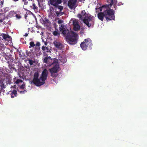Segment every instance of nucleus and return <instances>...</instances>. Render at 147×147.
Listing matches in <instances>:
<instances>
[{
	"mask_svg": "<svg viewBox=\"0 0 147 147\" xmlns=\"http://www.w3.org/2000/svg\"><path fill=\"white\" fill-rule=\"evenodd\" d=\"M113 0H107V1L110 3L109 4L103 5L99 8L96 7V10L99 9L100 11L102 12L98 13L97 15L98 19L101 21H103L104 18H105L107 22L115 19V11L113 9H111V7L113 4ZM115 2H117V0H114Z\"/></svg>",
	"mask_w": 147,
	"mask_h": 147,
	"instance_id": "obj_1",
	"label": "nucleus"
},
{
	"mask_svg": "<svg viewBox=\"0 0 147 147\" xmlns=\"http://www.w3.org/2000/svg\"><path fill=\"white\" fill-rule=\"evenodd\" d=\"M61 33L66 36L67 42L69 44L74 45L77 42L78 34L73 32H69L64 25L61 24L59 27Z\"/></svg>",
	"mask_w": 147,
	"mask_h": 147,
	"instance_id": "obj_2",
	"label": "nucleus"
},
{
	"mask_svg": "<svg viewBox=\"0 0 147 147\" xmlns=\"http://www.w3.org/2000/svg\"><path fill=\"white\" fill-rule=\"evenodd\" d=\"M88 15L85 10H83L80 13L77 15V16L80 20H82L88 28H92L94 25V18L92 16Z\"/></svg>",
	"mask_w": 147,
	"mask_h": 147,
	"instance_id": "obj_3",
	"label": "nucleus"
},
{
	"mask_svg": "<svg viewBox=\"0 0 147 147\" xmlns=\"http://www.w3.org/2000/svg\"><path fill=\"white\" fill-rule=\"evenodd\" d=\"M39 76V74L37 71L35 72L34 74L33 80L31 82V83L32 82L37 86H42L45 84V82L41 80L40 77L39 78H38Z\"/></svg>",
	"mask_w": 147,
	"mask_h": 147,
	"instance_id": "obj_4",
	"label": "nucleus"
},
{
	"mask_svg": "<svg viewBox=\"0 0 147 147\" xmlns=\"http://www.w3.org/2000/svg\"><path fill=\"white\" fill-rule=\"evenodd\" d=\"M92 45V41L89 38L84 39V41L81 42L80 45L81 48L83 50H86L88 47H89L90 49H91Z\"/></svg>",
	"mask_w": 147,
	"mask_h": 147,
	"instance_id": "obj_5",
	"label": "nucleus"
},
{
	"mask_svg": "<svg viewBox=\"0 0 147 147\" xmlns=\"http://www.w3.org/2000/svg\"><path fill=\"white\" fill-rule=\"evenodd\" d=\"M55 8V12L57 16L60 17L64 14V12H62L63 8V6L61 5L57 6Z\"/></svg>",
	"mask_w": 147,
	"mask_h": 147,
	"instance_id": "obj_6",
	"label": "nucleus"
},
{
	"mask_svg": "<svg viewBox=\"0 0 147 147\" xmlns=\"http://www.w3.org/2000/svg\"><path fill=\"white\" fill-rule=\"evenodd\" d=\"M48 74V71L46 69H45L42 71L40 76L41 80L45 82L47 79Z\"/></svg>",
	"mask_w": 147,
	"mask_h": 147,
	"instance_id": "obj_7",
	"label": "nucleus"
},
{
	"mask_svg": "<svg viewBox=\"0 0 147 147\" xmlns=\"http://www.w3.org/2000/svg\"><path fill=\"white\" fill-rule=\"evenodd\" d=\"M77 0H69L68 2V5L69 7L71 9L75 8L76 6H75Z\"/></svg>",
	"mask_w": 147,
	"mask_h": 147,
	"instance_id": "obj_8",
	"label": "nucleus"
},
{
	"mask_svg": "<svg viewBox=\"0 0 147 147\" xmlns=\"http://www.w3.org/2000/svg\"><path fill=\"white\" fill-rule=\"evenodd\" d=\"M59 65H56L53 67L49 69L50 72H53L54 73H57L59 71Z\"/></svg>",
	"mask_w": 147,
	"mask_h": 147,
	"instance_id": "obj_9",
	"label": "nucleus"
},
{
	"mask_svg": "<svg viewBox=\"0 0 147 147\" xmlns=\"http://www.w3.org/2000/svg\"><path fill=\"white\" fill-rule=\"evenodd\" d=\"M52 59L50 56L48 57H46L44 58L43 60V62L45 63H50L52 62Z\"/></svg>",
	"mask_w": 147,
	"mask_h": 147,
	"instance_id": "obj_10",
	"label": "nucleus"
},
{
	"mask_svg": "<svg viewBox=\"0 0 147 147\" xmlns=\"http://www.w3.org/2000/svg\"><path fill=\"white\" fill-rule=\"evenodd\" d=\"M53 44L56 48L60 49H61L62 48V45L59 42H57V41H55L53 42Z\"/></svg>",
	"mask_w": 147,
	"mask_h": 147,
	"instance_id": "obj_11",
	"label": "nucleus"
},
{
	"mask_svg": "<svg viewBox=\"0 0 147 147\" xmlns=\"http://www.w3.org/2000/svg\"><path fill=\"white\" fill-rule=\"evenodd\" d=\"M42 49L43 51L48 53H51L50 49H49L48 47L43 46L42 47Z\"/></svg>",
	"mask_w": 147,
	"mask_h": 147,
	"instance_id": "obj_12",
	"label": "nucleus"
},
{
	"mask_svg": "<svg viewBox=\"0 0 147 147\" xmlns=\"http://www.w3.org/2000/svg\"><path fill=\"white\" fill-rule=\"evenodd\" d=\"M50 3L51 4L54 6L55 7L57 6L56 0H50Z\"/></svg>",
	"mask_w": 147,
	"mask_h": 147,
	"instance_id": "obj_13",
	"label": "nucleus"
},
{
	"mask_svg": "<svg viewBox=\"0 0 147 147\" xmlns=\"http://www.w3.org/2000/svg\"><path fill=\"white\" fill-rule=\"evenodd\" d=\"M0 36H2L3 38L5 40H6L7 38H9L10 37V36L9 35L5 34H1L0 35Z\"/></svg>",
	"mask_w": 147,
	"mask_h": 147,
	"instance_id": "obj_14",
	"label": "nucleus"
},
{
	"mask_svg": "<svg viewBox=\"0 0 147 147\" xmlns=\"http://www.w3.org/2000/svg\"><path fill=\"white\" fill-rule=\"evenodd\" d=\"M80 26L79 24L74 26V30L75 31H77L80 30Z\"/></svg>",
	"mask_w": 147,
	"mask_h": 147,
	"instance_id": "obj_15",
	"label": "nucleus"
},
{
	"mask_svg": "<svg viewBox=\"0 0 147 147\" xmlns=\"http://www.w3.org/2000/svg\"><path fill=\"white\" fill-rule=\"evenodd\" d=\"M11 98H13L14 97L16 96L17 94V92L16 90H14L11 92Z\"/></svg>",
	"mask_w": 147,
	"mask_h": 147,
	"instance_id": "obj_16",
	"label": "nucleus"
},
{
	"mask_svg": "<svg viewBox=\"0 0 147 147\" xmlns=\"http://www.w3.org/2000/svg\"><path fill=\"white\" fill-rule=\"evenodd\" d=\"M73 24L74 26L77 25L78 24V21L76 19H74L73 20Z\"/></svg>",
	"mask_w": 147,
	"mask_h": 147,
	"instance_id": "obj_17",
	"label": "nucleus"
},
{
	"mask_svg": "<svg viewBox=\"0 0 147 147\" xmlns=\"http://www.w3.org/2000/svg\"><path fill=\"white\" fill-rule=\"evenodd\" d=\"M30 46L29 47V48H31L32 47H34L35 45L33 41L30 42Z\"/></svg>",
	"mask_w": 147,
	"mask_h": 147,
	"instance_id": "obj_18",
	"label": "nucleus"
},
{
	"mask_svg": "<svg viewBox=\"0 0 147 147\" xmlns=\"http://www.w3.org/2000/svg\"><path fill=\"white\" fill-rule=\"evenodd\" d=\"M29 63L30 65H32L33 64V63H35L34 61H33L31 59L28 60Z\"/></svg>",
	"mask_w": 147,
	"mask_h": 147,
	"instance_id": "obj_19",
	"label": "nucleus"
},
{
	"mask_svg": "<svg viewBox=\"0 0 147 147\" xmlns=\"http://www.w3.org/2000/svg\"><path fill=\"white\" fill-rule=\"evenodd\" d=\"M53 35H54L55 36H56L58 35H59V33L57 31H54L53 33Z\"/></svg>",
	"mask_w": 147,
	"mask_h": 147,
	"instance_id": "obj_20",
	"label": "nucleus"
},
{
	"mask_svg": "<svg viewBox=\"0 0 147 147\" xmlns=\"http://www.w3.org/2000/svg\"><path fill=\"white\" fill-rule=\"evenodd\" d=\"M113 4L114 5V7L115 8V9H116V4L117 3V0L116 2L114 0H113Z\"/></svg>",
	"mask_w": 147,
	"mask_h": 147,
	"instance_id": "obj_21",
	"label": "nucleus"
},
{
	"mask_svg": "<svg viewBox=\"0 0 147 147\" xmlns=\"http://www.w3.org/2000/svg\"><path fill=\"white\" fill-rule=\"evenodd\" d=\"M23 82V81L21 80L18 79L15 82V83L17 84H19L20 82Z\"/></svg>",
	"mask_w": 147,
	"mask_h": 147,
	"instance_id": "obj_22",
	"label": "nucleus"
},
{
	"mask_svg": "<svg viewBox=\"0 0 147 147\" xmlns=\"http://www.w3.org/2000/svg\"><path fill=\"white\" fill-rule=\"evenodd\" d=\"M32 6L33 7V9H34L35 10L38 9V8L37 6H36V5L35 3H33Z\"/></svg>",
	"mask_w": 147,
	"mask_h": 147,
	"instance_id": "obj_23",
	"label": "nucleus"
},
{
	"mask_svg": "<svg viewBox=\"0 0 147 147\" xmlns=\"http://www.w3.org/2000/svg\"><path fill=\"white\" fill-rule=\"evenodd\" d=\"M56 3L57 4V6H59L58 4L61 3V0H56Z\"/></svg>",
	"mask_w": 147,
	"mask_h": 147,
	"instance_id": "obj_24",
	"label": "nucleus"
},
{
	"mask_svg": "<svg viewBox=\"0 0 147 147\" xmlns=\"http://www.w3.org/2000/svg\"><path fill=\"white\" fill-rule=\"evenodd\" d=\"M51 73V76L52 77H56V75H55V74H54L55 73H54L53 72H50Z\"/></svg>",
	"mask_w": 147,
	"mask_h": 147,
	"instance_id": "obj_25",
	"label": "nucleus"
},
{
	"mask_svg": "<svg viewBox=\"0 0 147 147\" xmlns=\"http://www.w3.org/2000/svg\"><path fill=\"white\" fill-rule=\"evenodd\" d=\"M24 2V4L25 5H27L28 4V2L26 0H22Z\"/></svg>",
	"mask_w": 147,
	"mask_h": 147,
	"instance_id": "obj_26",
	"label": "nucleus"
},
{
	"mask_svg": "<svg viewBox=\"0 0 147 147\" xmlns=\"http://www.w3.org/2000/svg\"><path fill=\"white\" fill-rule=\"evenodd\" d=\"M26 92H27V91H26V90H24L23 91H20V94H24L25 93H26Z\"/></svg>",
	"mask_w": 147,
	"mask_h": 147,
	"instance_id": "obj_27",
	"label": "nucleus"
},
{
	"mask_svg": "<svg viewBox=\"0 0 147 147\" xmlns=\"http://www.w3.org/2000/svg\"><path fill=\"white\" fill-rule=\"evenodd\" d=\"M25 87V85L24 84H22V85H21L20 87V88L21 89H24Z\"/></svg>",
	"mask_w": 147,
	"mask_h": 147,
	"instance_id": "obj_28",
	"label": "nucleus"
},
{
	"mask_svg": "<svg viewBox=\"0 0 147 147\" xmlns=\"http://www.w3.org/2000/svg\"><path fill=\"white\" fill-rule=\"evenodd\" d=\"M45 22L46 23H49V21L47 19L45 18Z\"/></svg>",
	"mask_w": 147,
	"mask_h": 147,
	"instance_id": "obj_29",
	"label": "nucleus"
},
{
	"mask_svg": "<svg viewBox=\"0 0 147 147\" xmlns=\"http://www.w3.org/2000/svg\"><path fill=\"white\" fill-rule=\"evenodd\" d=\"M40 45V43L38 42H37L36 44V46H39Z\"/></svg>",
	"mask_w": 147,
	"mask_h": 147,
	"instance_id": "obj_30",
	"label": "nucleus"
},
{
	"mask_svg": "<svg viewBox=\"0 0 147 147\" xmlns=\"http://www.w3.org/2000/svg\"><path fill=\"white\" fill-rule=\"evenodd\" d=\"M42 41L44 42V43L45 44V45L46 46L47 45V42L46 41H44L43 40H42Z\"/></svg>",
	"mask_w": 147,
	"mask_h": 147,
	"instance_id": "obj_31",
	"label": "nucleus"
},
{
	"mask_svg": "<svg viewBox=\"0 0 147 147\" xmlns=\"http://www.w3.org/2000/svg\"><path fill=\"white\" fill-rule=\"evenodd\" d=\"M62 22H63L61 20H59L58 21V23L59 24H61L62 23Z\"/></svg>",
	"mask_w": 147,
	"mask_h": 147,
	"instance_id": "obj_32",
	"label": "nucleus"
},
{
	"mask_svg": "<svg viewBox=\"0 0 147 147\" xmlns=\"http://www.w3.org/2000/svg\"><path fill=\"white\" fill-rule=\"evenodd\" d=\"M1 88H5V86L4 84H2V85H1Z\"/></svg>",
	"mask_w": 147,
	"mask_h": 147,
	"instance_id": "obj_33",
	"label": "nucleus"
},
{
	"mask_svg": "<svg viewBox=\"0 0 147 147\" xmlns=\"http://www.w3.org/2000/svg\"><path fill=\"white\" fill-rule=\"evenodd\" d=\"M28 15V14L27 13H26L25 14L24 17L25 19H26V18L27 17Z\"/></svg>",
	"mask_w": 147,
	"mask_h": 147,
	"instance_id": "obj_34",
	"label": "nucleus"
},
{
	"mask_svg": "<svg viewBox=\"0 0 147 147\" xmlns=\"http://www.w3.org/2000/svg\"><path fill=\"white\" fill-rule=\"evenodd\" d=\"M28 34L27 33H25V35H24V36L26 37L28 36Z\"/></svg>",
	"mask_w": 147,
	"mask_h": 147,
	"instance_id": "obj_35",
	"label": "nucleus"
},
{
	"mask_svg": "<svg viewBox=\"0 0 147 147\" xmlns=\"http://www.w3.org/2000/svg\"><path fill=\"white\" fill-rule=\"evenodd\" d=\"M26 55L27 56H29V53L28 52L26 53Z\"/></svg>",
	"mask_w": 147,
	"mask_h": 147,
	"instance_id": "obj_36",
	"label": "nucleus"
},
{
	"mask_svg": "<svg viewBox=\"0 0 147 147\" xmlns=\"http://www.w3.org/2000/svg\"><path fill=\"white\" fill-rule=\"evenodd\" d=\"M19 0H12V1L14 2H17L19 1Z\"/></svg>",
	"mask_w": 147,
	"mask_h": 147,
	"instance_id": "obj_37",
	"label": "nucleus"
},
{
	"mask_svg": "<svg viewBox=\"0 0 147 147\" xmlns=\"http://www.w3.org/2000/svg\"><path fill=\"white\" fill-rule=\"evenodd\" d=\"M82 0H79L80 1H81Z\"/></svg>",
	"mask_w": 147,
	"mask_h": 147,
	"instance_id": "obj_38",
	"label": "nucleus"
},
{
	"mask_svg": "<svg viewBox=\"0 0 147 147\" xmlns=\"http://www.w3.org/2000/svg\"><path fill=\"white\" fill-rule=\"evenodd\" d=\"M28 0L29 1H32V0Z\"/></svg>",
	"mask_w": 147,
	"mask_h": 147,
	"instance_id": "obj_39",
	"label": "nucleus"
},
{
	"mask_svg": "<svg viewBox=\"0 0 147 147\" xmlns=\"http://www.w3.org/2000/svg\"><path fill=\"white\" fill-rule=\"evenodd\" d=\"M40 0L42 1L43 0Z\"/></svg>",
	"mask_w": 147,
	"mask_h": 147,
	"instance_id": "obj_40",
	"label": "nucleus"
},
{
	"mask_svg": "<svg viewBox=\"0 0 147 147\" xmlns=\"http://www.w3.org/2000/svg\"><path fill=\"white\" fill-rule=\"evenodd\" d=\"M0 21H1V20H0Z\"/></svg>",
	"mask_w": 147,
	"mask_h": 147,
	"instance_id": "obj_41",
	"label": "nucleus"
}]
</instances>
